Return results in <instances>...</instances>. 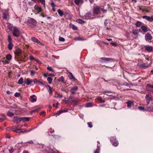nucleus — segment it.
Returning a JSON list of instances; mask_svg holds the SVG:
<instances>
[{"label":"nucleus","mask_w":153,"mask_h":153,"mask_svg":"<svg viewBox=\"0 0 153 153\" xmlns=\"http://www.w3.org/2000/svg\"><path fill=\"white\" fill-rule=\"evenodd\" d=\"M48 91L49 93L50 94H52V91L51 90V88L49 89L48 90Z\"/></svg>","instance_id":"bf43d9fd"},{"label":"nucleus","mask_w":153,"mask_h":153,"mask_svg":"<svg viewBox=\"0 0 153 153\" xmlns=\"http://www.w3.org/2000/svg\"><path fill=\"white\" fill-rule=\"evenodd\" d=\"M33 82V80L29 78L25 79L24 82V84H26L27 85H30Z\"/></svg>","instance_id":"9d476101"},{"label":"nucleus","mask_w":153,"mask_h":153,"mask_svg":"<svg viewBox=\"0 0 153 153\" xmlns=\"http://www.w3.org/2000/svg\"><path fill=\"white\" fill-rule=\"evenodd\" d=\"M143 66L144 67L146 68H147L149 67V66L148 65H147L146 66H145L144 64H143Z\"/></svg>","instance_id":"338daca9"},{"label":"nucleus","mask_w":153,"mask_h":153,"mask_svg":"<svg viewBox=\"0 0 153 153\" xmlns=\"http://www.w3.org/2000/svg\"><path fill=\"white\" fill-rule=\"evenodd\" d=\"M30 75L32 76H33L35 73V72L33 70H30Z\"/></svg>","instance_id":"49530a36"},{"label":"nucleus","mask_w":153,"mask_h":153,"mask_svg":"<svg viewBox=\"0 0 153 153\" xmlns=\"http://www.w3.org/2000/svg\"><path fill=\"white\" fill-rule=\"evenodd\" d=\"M21 121L23 122L27 121L29 120L30 118L28 117H21Z\"/></svg>","instance_id":"6ab92c4d"},{"label":"nucleus","mask_w":153,"mask_h":153,"mask_svg":"<svg viewBox=\"0 0 153 153\" xmlns=\"http://www.w3.org/2000/svg\"><path fill=\"white\" fill-rule=\"evenodd\" d=\"M142 18L143 19H146V20L149 22H152L153 21V15L151 17L146 16H143Z\"/></svg>","instance_id":"0eeeda50"},{"label":"nucleus","mask_w":153,"mask_h":153,"mask_svg":"<svg viewBox=\"0 0 153 153\" xmlns=\"http://www.w3.org/2000/svg\"><path fill=\"white\" fill-rule=\"evenodd\" d=\"M13 45L12 42L9 43L8 46V48L9 50H11L13 48Z\"/></svg>","instance_id":"cd10ccee"},{"label":"nucleus","mask_w":153,"mask_h":153,"mask_svg":"<svg viewBox=\"0 0 153 153\" xmlns=\"http://www.w3.org/2000/svg\"><path fill=\"white\" fill-rule=\"evenodd\" d=\"M37 22L34 19L32 18H29L27 21V25L30 27H33L36 25Z\"/></svg>","instance_id":"f257e3e1"},{"label":"nucleus","mask_w":153,"mask_h":153,"mask_svg":"<svg viewBox=\"0 0 153 153\" xmlns=\"http://www.w3.org/2000/svg\"><path fill=\"white\" fill-rule=\"evenodd\" d=\"M39 1L44 6L45 4V0H39Z\"/></svg>","instance_id":"37998d69"},{"label":"nucleus","mask_w":153,"mask_h":153,"mask_svg":"<svg viewBox=\"0 0 153 153\" xmlns=\"http://www.w3.org/2000/svg\"><path fill=\"white\" fill-rule=\"evenodd\" d=\"M36 99H35V98H32V100H30V101L32 102H36Z\"/></svg>","instance_id":"864d4df0"},{"label":"nucleus","mask_w":153,"mask_h":153,"mask_svg":"<svg viewBox=\"0 0 153 153\" xmlns=\"http://www.w3.org/2000/svg\"><path fill=\"white\" fill-rule=\"evenodd\" d=\"M71 27L74 30H76L77 29V27L75 26V25H71Z\"/></svg>","instance_id":"c03bdc74"},{"label":"nucleus","mask_w":153,"mask_h":153,"mask_svg":"<svg viewBox=\"0 0 153 153\" xmlns=\"http://www.w3.org/2000/svg\"><path fill=\"white\" fill-rule=\"evenodd\" d=\"M59 40L60 42H64L65 41V39L62 37H59Z\"/></svg>","instance_id":"a19ab883"},{"label":"nucleus","mask_w":153,"mask_h":153,"mask_svg":"<svg viewBox=\"0 0 153 153\" xmlns=\"http://www.w3.org/2000/svg\"><path fill=\"white\" fill-rule=\"evenodd\" d=\"M29 59L31 60L34 59V58H33V56L31 55H30L29 56Z\"/></svg>","instance_id":"3c124183"},{"label":"nucleus","mask_w":153,"mask_h":153,"mask_svg":"<svg viewBox=\"0 0 153 153\" xmlns=\"http://www.w3.org/2000/svg\"><path fill=\"white\" fill-rule=\"evenodd\" d=\"M9 151L10 153H12L14 152V150L13 148L11 147L10 149H9Z\"/></svg>","instance_id":"de8ad7c7"},{"label":"nucleus","mask_w":153,"mask_h":153,"mask_svg":"<svg viewBox=\"0 0 153 153\" xmlns=\"http://www.w3.org/2000/svg\"><path fill=\"white\" fill-rule=\"evenodd\" d=\"M77 21L78 23L80 24H83L85 23V22L81 19H78L77 20Z\"/></svg>","instance_id":"72a5a7b5"},{"label":"nucleus","mask_w":153,"mask_h":153,"mask_svg":"<svg viewBox=\"0 0 153 153\" xmlns=\"http://www.w3.org/2000/svg\"><path fill=\"white\" fill-rule=\"evenodd\" d=\"M32 40L34 42L37 43L38 44H39L41 45H44V44L41 43L38 40V39L35 37H33L31 38Z\"/></svg>","instance_id":"1a4fd4ad"},{"label":"nucleus","mask_w":153,"mask_h":153,"mask_svg":"<svg viewBox=\"0 0 153 153\" xmlns=\"http://www.w3.org/2000/svg\"><path fill=\"white\" fill-rule=\"evenodd\" d=\"M15 53L17 56H19L21 53V50L20 49L17 48L16 49Z\"/></svg>","instance_id":"a211bd4d"},{"label":"nucleus","mask_w":153,"mask_h":153,"mask_svg":"<svg viewBox=\"0 0 153 153\" xmlns=\"http://www.w3.org/2000/svg\"><path fill=\"white\" fill-rule=\"evenodd\" d=\"M65 112V111H63L62 110H59V111H57L56 112H55L54 113V114L55 115L57 114V115H59L61 113H62V112Z\"/></svg>","instance_id":"2f4dec72"},{"label":"nucleus","mask_w":153,"mask_h":153,"mask_svg":"<svg viewBox=\"0 0 153 153\" xmlns=\"http://www.w3.org/2000/svg\"><path fill=\"white\" fill-rule=\"evenodd\" d=\"M147 101V103L148 104H149L150 101L152 100V98L151 97H150L149 95L148 94H147L145 97Z\"/></svg>","instance_id":"4468645a"},{"label":"nucleus","mask_w":153,"mask_h":153,"mask_svg":"<svg viewBox=\"0 0 153 153\" xmlns=\"http://www.w3.org/2000/svg\"><path fill=\"white\" fill-rule=\"evenodd\" d=\"M80 100L79 99L76 98L73 100L72 102L75 104H77L79 103L80 102Z\"/></svg>","instance_id":"5701e85b"},{"label":"nucleus","mask_w":153,"mask_h":153,"mask_svg":"<svg viewBox=\"0 0 153 153\" xmlns=\"http://www.w3.org/2000/svg\"><path fill=\"white\" fill-rule=\"evenodd\" d=\"M74 39L76 40H81V38L79 37H76L74 38Z\"/></svg>","instance_id":"8fccbe9b"},{"label":"nucleus","mask_w":153,"mask_h":153,"mask_svg":"<svg viewBox=\"0 0 153 153\" xmlns=\"http://www.w3.org/2000/svg\"><path fill=\"white\" fill-rule=\"evenodd\" d=\"M78 90V87L77 86H75L73 87L71 89V92L72 94H74L75 92L76 91Z\"/></svg>","instance_id":"f3484780"},{"label":"nucleus","mask_w":153,"mask_h":153,"mask_svg":"<svg viewBox=\"0 0 153 153\" xmlns=\"http://www.w3.org/2000/svg\"><path fill=\"white\" fill-rule=\"evenodd\" d=\"M100 10H102L103 12H106V10H105L102 7H100Z\"/></svg>","instance_id":"052dcab7"},{"label":"nucleus","mask_w":153,"mask_h":153,"mask_svg":"<svg viewBox=\"0 0 153 153\" xmlns=\"http://www.w3.org/2000/svg\"><path fill=\"white\" fill-rule=\"evenodd\" d=\"M75 3L78 5H81L83 2L82 0H74Z\"/></svg>","instance_id":"ddd939ff"},{"label":"nucleus","mask_w":153,"mask_h":153,"mask_svg":"<svg viewBox=\"0 0 153 153\" xmlns=\"http://www.w3.org/2000/svg\"><path fill=\"white\" fill-rule=\"evenodd\" d=\"M12 33L13 35L14 36L18 37L20 36L21 31L18 28L14 27Z\"/></svg>","instance_id":"f03ea898"},{"label":"nucleus","mask_w":153,"mask_h":153,"mask_svg":"<svg viewBox=\"0 0 153 153\" xmlns=\"http://www.w3.org/2000/svg\"><path fill=\"white\" fill-rule=\"evenodd\" d=\"M6 58L8 60H10L11 59L12 56L11 55L8 54L7 55Z\"/></svg>","instance_id":"c9c22d12"},{"label":"nucleus","mask_w":153,"mask_h":153,"mask_svg":"<svg viewBox=\"0 0 153 153\" xmlns=\"http://www.w3.org/2000/svg\"><path fill=\"white\" fill-rule=\"evenodd\" d=\"M88 127L90 128H92L93 126L92 123L91 122L88 123Z\"/></svg>","instance_id":"a18cd8bd"},{"label":"nucleus","mask_w":153,"mask_h":153,"mask_svg":"<svg viewBox=\"0 0 153 153\" xmlns=\"http://www.w3.org/2000/svg\"><path fill=\"white\" fill-rule=\"evenodd\" d=\"M27 143L30 144H32L33 143V142L32 141H28L27 142Z\"/></svg>","instance_id":"774afa93"},{"label":"nucleus","mask_w":153,"mask_h":153,"mask_svg":"<svg viewBox=\"0 0 153 153\" xmlns=\"http://www.w3.org/2000/svg\"><path fill=\"white\" fill-rule=\"evenodd\" d=\"M16 127L15 126L11 127L9 128H8L7 129L9 130H12L13 131V130H16Z\"/></svg>","instance_id":"e433bc0d"},{"label":"nucleus","mask_w":153,"mask_h":153,"mask_svg":"<svg viewBox=\"0 0 153 153\" xmlns=\"http://www.w3.org/2000/svg\"><path fill=\"white\" fill-rule=\"evenodd\" d=\"M46 88H47L48 89H51V87H50V86L49 85H46Z\"/></svg>","instance_id":"13d9d810"},{"label":"nucleus","mask_w":153,"mask_h":153,"mask_svg":"<svg viewBox=\"0 0 153 153\" xmlns=\"http://www.w3.org/2000/svg\"><path fill=\"white\" fill-rule=\"evenodd\" d=\"M110 141L113 145L114 146H117L118 145V141L116 140L115 138L112 137L110 138Z\"/></svg>","instance_id":"7ed1b4c3"},{"label":"nucleus","mask_w":153,"mask_h":153,"mask_svg":"<svg viewBox=\"0 0 153 153\" xmlns=\"http://www.w3.org/2000/svg\"><path fill=\"white\" fill-rule=\"evenodd\" d=\"M51 5L52 7H54L55 4L53 2H52L51 4Z\"/></svg>","instance_id":"680f3d73"},{"label":"nucleus","mask_w":153,"mask_h":153,"mask_svg":"<svg viewBox=\"0 0 153 153\" xmlns=\"http://www.w3.org/2000/svg\"><path fill=\"white\" fill-rule=\"evenodd\" d=\"M145 47L146 50L149 52H151L153 50V47L152 46L149 45L145 46Z\"/></svg>","instance_id":"9b49d317"},{"label":"nucleus","mask_w":153,"mask_h":153,"mask_svg":"<svg viewBox=\"0 0 153 153\" xmlns=\"http://www.w3.org/2000/svg\"><path fill=\"white\" fill-rule=\"evenodd\" d=\"M138 108L140 110H144V108L142 107H139Z\"/></svg>","instance_id":"6e6d98bb"},{"label":"nucleus","mask_w":153,"mask_h":153,"mask_svg":"<svg viewBox=\"0 0 153 153\" xmlns=\"http://www.w3.org/2000/svg\"><path fill=\"white\" fill-rule=\"evenodd\" d=\"M58 81L59 82H62L64 83H65V79L62 76H61L59 79H58Z\"/></svg>","instance_id":"393cba45"},{"label":"nucleus","mask_w":153,"mask_h":153,"mask_svg":"<svg viewBox=\"0 0 153 153\" xmlns=\"http://www.w3.org/2000/svg\"><path fill=\"white\" fill-rule=\"evenodd\" d=\"M62 97V94H57V97H59V98H61Z\"/></svg>","instance_id":"e2e57ef3"},{"label":"nucleus","mask_w":153,"mask_h":153,"mask_svg":"<svg viewBox=\"0 0 153 153\" xmlns=\"http://www.w3.org/2000/svg\"><path fill=\"white\" fill-rule=\"evenodd\" d=\"M100 7L96 6L94 7L93 9V13L94 14H97L99 13L100 12Z\"/></svg>","instance_id":"39448f33"},{"label":"nucleus","mask_w":153,"mask_h":153,"mask_svg":"<svg viewBox=\"0 0 153 153\" xmlns=\"http://www.w3.org/2000/svg\"><path fill=\"white\" fill-rule=\"evenodd\" d=\"M135 25L137 27H140L141 26L142 23L140 21H138L135 23Z\"/></svg>","instance_id":"c85d7f7f"},{"label":"nucleus","mask_w":153,"mask_h":153,"mask_svg":"<svg viewBox=\"0 0 153 153\" xmlns=\"http://www.w3.org/2000/svg\"><path fill=\"white\" fill-rule=\"evenodd\" d=\"M134 102L132 101H128L126 102L127 104V106L128 107H130L132 105H133Z\"/></svg>","instance_id":"4be33fe9"},{"label":"nucleus","mask_w":153,"mask_h":153,"mask_svg":"<svg viewBox=\"0 0 153 153\" xmlns=\"http://www.w3.org/2000/svg\"><path fill=\"white\" fill-rule=\"evenodd\" d=\"M34 84L40 85H43L42 83L40 82L39 81L37 80L36 79H34L33 80Z\"/></svg>","instance_id":"2eb2a0df"},{"label":"nucleus","mask_w":153,"mask_h":153,"mask_svg":"<svg viewBox=\"0 0 153 153\" xmlns=\"http://www.w3.org/2000/svg\"><path fill=\"white\" fill-rule=\"evenodd\" d=\"M101 61L103 62H108L109 61H112V59L111 58H106L103 57L100 59Z\"/></svg>","instance_id":"20e7f679"},{"label":"nucleus","mask_w":153,"mask_h":153,"mask_svg":"<svg viewBox=\"0 0 153 153\" xmlns=\"http://www.w3.org/2000/svg\"><path fill=\"white\" fill-rule=\"evenodd\" d=\"M147 86L151 88H153V85H152L150 84H148Z\"/></svg>","instance_id":"69168bd1"},{"label":"nucleus","mask_w":153,"mask_h":153,"mask_svg":"<svg viewBox=\"0 0 153 153\" xmlns=\"http://www.w3.org/2000/svg\"><path fill=\"white\" fill-rule=\"evenodd\" d=\"M47 69L48 70L50 71H52L53 72H54L53 69L51 67H49V66L48 67H47Z\"/></svg>","instance_id":"4c0bfd02"},{"label":"nucleus","mask_w":153,"mask_h":153,"mask_svg":"<svg viewBox=\"0 0 153 153\" xmlns=\"http://www.w3.org/2000/svg\"><path fill=\"white\" fill-rule=\"evenodd\" d=\"M152 37L151 35L149 33H146L145 36V39L147 41L151 42Z\"/></svg>","instance_id":"423d86ee"},{"label":"nucleus","mask_w":153,"mask_h":153,"mask_svg":"<svg viewBox=\"0 0 153 153\" xmlns=\"http://www.w3.org/2000/svg\"><path fill=\"white\" fill-rule=\"evenodd\" d=\"M141 28L142 30L144 32H146L148 30L147 27L144 25L141 26Z\"/></svg>","instance_id":"aec40b11"},{"label":"nucleus","mask_w":153,"mask_h":153,"mask_svg":"<svg viewBox=\"0 0 153 153\" xmlns=\"http://www.w3.org/2000/svg\"><path fill=\"white\" fill-rule=\"evenodd\" d=\"M100 144V143L99 141L97 142V144L98 145L97 146V148L96 149V150L94 152V153H99V150L100 149V147L98 145L99 144Z\"/></svg>","instance_id":"bb28decb"},{"label":"nucleus","mask_w":153,"mask_h":153,"mask_svg":"<svg viewBox=\"0 0 153 153\" xmlns=\"http://www.w3.org/2000/svg\"><path fill=\"white\" fill-rule=\"evenodd\" d=\"M27 130L26 129H16V130H13V131L17 133H19L20 132H23L26 131Z\"/></svg>","instance_id":"f8f14e48"},{"label":"nucleus","mask_w":153,"mask_h":153,"mask_svg":"<svg viewBox=\"0 0 153 153\" xmlns=\"http://www.w3.org/2000/svg\"><path fill=\"white\" fill-rule=\"evenodd\" d=\"M47 80L49 84H51L52 82L53 79L51 77H48L47 78Z\"/></svg>","instance_id":"473e14b6"},{"label":"nucleus","mask_w":153,"mask_h":153,"mask_svg":"<svg viewBox=\"0 0 153 153\" xmlns=\"http://www.w3.org/2000/svg\"><path fill=\"white\" fill-rule=\"evenodd\" d=\"M107 19L105 20V22H104V24L105 26H106L108 24V23L107 22Z\"/></svg>","instance_id":"0e129e2a"},{"label":"nucleus","mask_w":153,"mask_h":153,"mask_svg":"<svg viewBox=\"0 0 153 153\" xmlns=\"http://www.w3.org/2000/svg\"><path fill=\"white\" fill-rule=\"evenodd\" d=\"M132 33L134 36H137L138 34V31L137 30H134Z\"/></svg>","instance_id":"f704fd0d"},{"label":"nucleus","mask_w":153,"mask_h":153,"mask_svg":"<svg viewBox=\"0 0 153 153\" xmlns=\"http://www.w3.org/2000/svg\"><path fill=\"white\" fill-rule=\"evenodd\" d=\"M34 8L35 9H37V8H38V9H39V11H40V10H41V9L40 8H39L38 6L37 5H35L34 6Z\"/></svg>","instance_id":"4d7b16f0"},{"label":"nucleus","mask_w":153,"mask_h":153,"mask_svg":"<svg viewBox=\"0 0 153 153\" xmlns=\"http://www.w3.org/2000/svg\"><path fill=\"white\" fill-rule=\"evenodd\" d=\"M39 108H38L35 110H33L30 112V113L31 114L33 113L36 112L37 111L39 110Z\"/></svg>","instance_id":"ea45409f"},{"label":"nucleus","mask_w":153,"mask_h":153,"mask_svg":"<svg viewBox=\"0 0 153 153\" xmlns=\"http://www.w3.org/2000/svg\"><path fill=\"white\" fill-rule=\"evenodd\" d=\"M92 103H88L85 105L86 107H90Z\"/></svg>","instance_id":"58836bf2"},{"label":"nucleus","mask_w":153,"mask_h":153,"mask_svg":"<svg viewBox=\"0 0 153 153\" xmlns=\"http://www.w3.org/2000/svg\"><path fill=\"white\" fill-rule=\"evenodd\" d=\"M69 73L70 75L69 76V78L70 79H73L74 81H76L77 80L75 78L71 73L69 72Z\"/></svg>","instance_id":"412c9836"},{"label":"nucleus","mask_w":153,"mask_h":153,"mask_svg":"<svg viewBox=\"0 0 153 153\" xmlns=\"http://www.w3.org/2000/svg\"><path fill=\"white\" fill-rule=\"evenodd\" d=\"M57 12L59 15V16L61 17L64 14V13L63 11L59 9L58 10Z\"/></svg>","instance_id":"b1692460"},{"label":"nucleus","mask_w":153,"mask_h":153,"mask_svg":"<svg viewBox=\"0 0 153 153\" xmlns=\"http://www.w3.org/2000/svg\"><path fill=\"white\" fill-rule=\"evenodd\" d=\"M7 115L10 117H11L13 116L14 115V113L10 111H8L7 113Z\"/></svg>","instance_id":"c756f323"},{"label":"nucleus","mask_w":153,"mask_h":153,"mask_svg":"<svg viewBox=\"0 0 153 153\" xmlns=\"http://www.w3.org/2000/svg\"><path fill=\"white\" fill-rule=\"evenodd\" d=\"M8 13L7 12H5L3 13V18L5 19H7V16H8Z\"/></svg>","instance_id":"a878e982"},{"label":"nucleus","mask_w":153,"mask_h":153,"mask_svg":"<svg viewBox=\"0 0 153 153\" xmlns=\"http://www.w3.org/2000/svg\"><path fill=\"white\" fill-rule=\"evenodd\" d=\"M5 119V117H0V122H2Z\"/></svg>","instance_id":"5fc2aeb1"},{"label":"nucleus","mask_w":153,"mask_h":153,"mask_svg":"<svg viewBox=\"0 0 153 153\" xmlns=\"http://www.w3.org/2000/svg\"><path fill=\"white\" fill-rule=\"evenodd\" d=\"M97 99L101 101L102 102H103V101L102 100V98L101 97H97Z\"/></svg>","instance_id":"603ef678"},{"label":"nucleus","mask_w":153,"mask_h":153,"mask_svg":"<svg viewBox=\"0 0 153 153\" xmlns=\"http://www.w3.org/2000/svg\"><path fill=\"white\" fill-rule=\"evenodd\" d=\"M13 121L14 123H18L21 121V118L18 117H14L13 119Z\"/></svg>","instance_id":"6e6552de"},{"label":"nucleus","mask_w":153,"mask_h":153,"mask_svg":"<svg viewBox=\"0 0 153 153\" xmlns=\"http://www.w3.org/2000/svg\"><path fill=\"white\" fill-rule=\"evenodd\" d=\"M8 37V41L9 43L11 42V38L9 35L7 36Z\"/></svg>","instance_id":"79ce46f5"},{"label":"nucleus","mask_w":153,"mask_h":153,"mask_svg":"<svg viewBox=\"0 0 153 153\" xmlns=\"http://www.w3.org/2000/svg\"><path fill=\"white\" fill-rule=\"evenodd\" d=\"M23 78L22 77H21L19 80L18 81V83L19 84H21L23 83Z\"/></svg>","instance_id":"7c9ffc66"},{"label":"nucleus","mask_w":153,"mask_h":153,"mask_svg":"<svg viewBox=\"0 0 153 153\" xmlns=\"http://www.w3.org/2000/svg\"><path fill=\"white\" fill-rule=\"evenodd\" d=\"M91 13H88L83 16V18L86 19H88L91 17Z\"/></svg>","instance_id":"dca6fc26"},{"label":"nucleus","mask_w":153,"mask_h":153,"mask_svg":"<svg viewBox=\"0 0 153 153\" xmlns=\"http://www.w3.org/2000/svg\"><path fill=\"white\" fill-rule=\"evenodd\" d=\"M14 96L16 97H19L20 96V94L19 93H16L14 94Z\"/></svg>","instance_id":"09e8293b"}]
</instances>
